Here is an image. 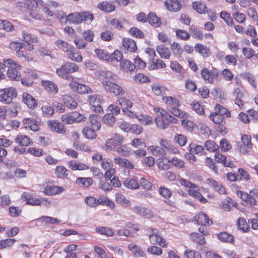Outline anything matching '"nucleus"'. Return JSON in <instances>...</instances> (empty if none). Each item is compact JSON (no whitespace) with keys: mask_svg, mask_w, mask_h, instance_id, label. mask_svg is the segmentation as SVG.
<instances>
[{"mask_svg":"<svg viewBox=\"0 0 258 258\" xmlns=\"http://www.w3.org/2000/svg\"><path fill=\"white\" fill-rule=\"evenodd\" d=\"M102 85L105 89L115 95H123L124 94V91L122 87L114 82L102 81Z\"/></svg>","mask_w":258,"mask_h":258,"instance_id":"6","label":"nucleus"},{"mask_svg":"<svg viewBox=\"0 0 258 258\" xmlns=\"http://www.w3.org/2000/svg\"><path fill=\"white\" fill-rule=\"evenodd\" d=\"M27 204L31 205L32 206H40L41 204H43L45 206H49L50 204V202L48 201L46 198H41L40 199L37 198H31L29 199L27 202H26Z\"/></svg>","mask_w":258,"mask_h":258,"instance_id":"27","label":"nucleus"},{"mask_svg":"<svg viewBox=\"0 0 258 258\" xmlns=\"http://www.w3.org/2000/svg\"><path fill=\"white\" fill-rule=\"evenodd\" d=\"M55 44L58 48L62 49L64 51L66 52V53L69 50H70V48H71L73 47L69 45L67 42L61 40H58L55 41Z\"/></svg>","mask_w":258,"mask_h":258,"instance_id":"58","label":"nucleus"},{"mask_svg":"<svg viewBox=\"0 0 258 258\" xmlns=\"http://www.w3.org/2000/svg\"><path fill=\"white\" fill-rule=\"evenodd\" d=\"M63 100L64 105L67 107L70 108L74 109L77 106V103L75 101L72 97L69 95H66L64 96Z\"/></svg>","mask_w":258,"mask_h":258,"instance_id":"49","label":"nucleus"},{"mask_svg":"<svg viewBox=\"0 0 258 258\" xmlns=\"http://www.w3.org/2000/svg\"><path fill=\"white\" fill-rule=\"evenodd\" d=\"M22 122L25 128H29L33 132H37L39 130L40 123L37 120L33 118H24Z\"/></svg>","mask_w":258,"mask_h":258,"instance_id":"11","label":"nucleus"},{"mask_svg":"<svg viewBox=\"0 0 258 258\" xmlns=\"http://www.w3.org/2000/svg\"><path fill=\"white\" fill-rule=\"evenodd\" d=\"M128 247L135 256L139 257H144L145 256L144 252L138 246L131 244L128 245Z\"/></svg>","mask_w":258,"mask_h":258,"instance_id":"40","label":"nucleus"},{"mask_svg":"<svg viewBox=\"0 0 258 258\" xmlns=\"http://www.w3.org/2000/svg\"><path fill=\"white\" fill-rule=\"evenodd\" d=\"M3 62L5 66L9 68L7 73V77L12 81H19L21 75L18 70L21 69V66L11 58L4 59Z\"/></svg>","mask_w":258,"mask_h":258,"instance_id":"2","label":"nucleus"},{"mask_svg":"<svg viewBox=\"0 0 258 258\" xmlns=\"http://www.w3.org/2000/svg\"><path fill=\"white\" fill-rule=\"evenodd\" d=\"M162 101L166 104L167 107H179L181 105L178 99L172 96H163Z\"/></svg>","mask_w":258,"mask_h":258,"instance_id":"22","label":"nucleus"},{"mask_svg":"<svg viewBox=\"0 0 258 258\" xmlns=\"http://www.w3.org/2000/svg\"><path fill=\"white\" fill-rule=\"evenodd\" d=\"M69 86L79 94H88L92 92L89 86L79 84L73 81L70 83Z\"/></svg>","mask_w":258,"mask_h":258,"instance_id":"9","label":"nucleus"},{"mask_svg":"<svg viewBox=\"0 0 258 258\" xmlns=\"http://www.w3.org/2000/svg\"><path fill=\"white\" fill-rule=\"evenodd\" d=\"M23 101L30 108H34L37 105L36 99L28 93H23Z\"/></svg>","mask_w":258,"mask_h":258,"instance_id":"20","label":"nucleus"},{"mask_svg":"<svg viewBox=\"0 0 258 258\" xmlns=\"http://www.w3.org/2000/svg\"><path fill=\"white\" fill-rule=\"evenodd\" d=\"M179 107H167V110L172 113L174 116H178L182 118L184 116L185 113L179 109Z\"/></svg>","mask_w":258,"mask_h":258,"instance_id":"59","label":"nucleus"},{"mask_svg":"<svg viewBox=\"0 0 258 258\" xmlns=\"http://www.w3.org/2000/svg\"><path fill=\"white\" fill-rule=\"evenodd\" d=\"M170 49L173 53L176 56L181 57L183 49L181 45L177 42H174L171 44Z\"/></svg>","mask_w":258,"mask_h":258,"instance_id":"39","label":"nucleus"},{"mask_svg":"<svg viewBox=\"0 0 258 258\" xmlns=\"http://www.w3.org/2000/svg\"><path fill=\"white\" fill-rule=\"evenodd\" d=\"M69 167L73 170H83L89 169V167L85 164L77 162L76 161L72 160L68 163Z\"/></svg>","mask_w":258,"mask_h":258,"instance_id":"32","label":"nucleus"},{"mask_svg":"<svg viewBox=\"0 0 258 258\" xmlns=\"http://www.w3.org/2000/svg\"><path fill=\"white\" fill-rule=\"evenodd\" d=\"M205 147L207 150L211 152H216L219 149V146L216 143L212 140H208L205 143Z\"/></svg>","mask_w":258,"mask_h":258,"instance_id":"48","label":"nucleus"},{"mask_svg":"<svg viewBox=\"0 0 258 258\" xmlns=\"http://www.w3.org/2000/svg\"><path fill=\"white\" fill-rule=\"evenodd\" d=\"M220 16L222 19H223L226 22L227 25L230 26H232L234 25V22L232 20V18H231L230 15L229 13L225 11H222L221 12Z\"/></svg>","mask_w":258,"mask_h":258,"instance_id":"63","label":"nucleus"},{"mask_svg":"<svg viewBox=\"0 0 258 258\" xmlns=\"http://www.w3.org/2000/svg\"><path fill=\"white\" fill-rule=\"evenodd\" d=\"M156 50L162 58L168 59L171 55V52L169 48L164 45L157 46Z\"/></svg>","mask_w":258,"mask_h":258,"instance_id":"31","label":"nucleus"},{"mask_svg":"<svg viewBox=\"0 0 258 258\" xmlns=\"http://www.w3.org/2000/svg\"><path fill=\"white\" fill-rule=\"evenodd\" d=\"M165 5L169 11H178L181 8L180 2L177 0H168L165 2Z\"/></svg>","mask_w":258,"mask_h":258,"instance_id":"19","label":"nucleus"},{"mask_svg":"<svg viewBox=\"0 0 258 258\" xmlns=\"http://www.w3.org/2000/svg\"><path fill=\"white\" fill-rule=\"evenodd\" d=\"M27 4L29 9L36 10L38 7L43 6V2L41 0H28Z\"/></svg>","mask_w":258,"mask_h":258,"instance_id":"46","label":"nucleus"},{"mask_svg":"<svg viewBox=\"0 0 258 258\" xmlns=\"http://www.w3.org/2000/svg\"><path fill=\"white\" fill-rule=\"evenodd\" d=\"M98 7L100 10L108 13L114 11L115 10V7L111 4L107 2H102L100 3L98 5Z\"/></svg>","mask_w":258,"mask_h":258,"instance_id":"50","label":"nucleus"},{"mask_svg":"<svg viewBox=\"0 0 258 258\" xmlns=\"http://www.w3.org/2000/svg\"><path fill=\"white\" fill-rule=\"evenodd\" d=\"M154 111L158 113L155 119L157 126L161 129H166L170 123L175 124L178 120L168 113L166 110L160 108H155Z\"/></svg>","mask_w":258,"mask_h":258,"instance_id":"1","label":"nucleus"},{"mask_svg":"<svg viewBox=\"0 0 258 258\" xmlns=\"http://www.w3.org/2000/svg\"><path fill=\"white\" fill-rule=\"evenodd\" d=\"M67 55L72 61L81 62L83 59L81 52L77 51L73 46L68 51Z\"/></svg>","mask_w":258,"mask_h":258,"instance_id":"18","label":"nucleus"},{"mask_svg":"<svg viewBox=\"0 0 258 258\" xmlns=\"http://www.w3.org/2000/svg\"><path fill=\"white\" fill-rule=\"evenodd\" d=\"M114 160L115 164H118L121 167H124L130 169H133L135 167L133 163L130 162L127 159L117 157L114 158Z\"/></svg>","mask_w":258,"mask_h":258,"instance_id":"23","label":"nucleus"},{"mask_svg":"<svg viewBox=\"0 0 258 258\" xmlns=\"http://www.w3.org/2000/svg\"><path fill=\"white\" fill-rule=\"evenodd\" d=\"M192 8L198 13L204 14L206 12L207 7L204 3L197 1L192 3Z\"/></svg>","mask_w":258,"mask_h":258,"instance_id":"41","label":"nucleus"},{"mask_svg":"<svg viewBox=\"0 0 258 258\" xmlns=\"http://www.w3.org/2000/svg\"><path fill=\"white\" fill-rule=\"evenodd\" d=\"M57 177L66 178L69 175L68 170L63 166H57L54 171Z\"/></svg>","mask_w":258,"mask_h":258,"instance_id":"34","label":"nucleus"},{"mask_svg":"<svg viewBox=\"0 0 258 258\" xmlns=\"http://www.w3.org/2000/svg\"><path fill=\"white\" fill-rule=\"evenodd\" d=\"M148 21L149 24L155 28L159 27L161 25L160 18L153 12H150L148 14Z\"/></svg>","mask_w":258,"mask_h":258,"instance_id":"25","label":"nucleus"},{"mask_svg":"<svg viewBox=\"0 0 258 258\" xmlns=\"http://www.w3.org/2000/svg\"><path fill=\"white\" fill-rule=\"evenodd\" d=\"M117 102L121 106L122 111H124L125 110L131 108L133 105V103L130 99L124 97L119 98L117 100Z\"/></svg>","mask_w":258,"mask_h":258,"instance_id":"30","label":"nucleus"},{"mask_svg":"<svg viewBox=\"0 0 258 258\" xmlns=\"http://www.w3.org/2000/svg\"><path fill=\"white\" fill-rule=\"evenodd\" d=\"M201 74L202 78L209 83H213L214 79L218 76V73L217 70L213 69L209 71L207 68H204L201 71Z\"/></svg>","mask_w":258,"mask_h":258,"instance_id":"8","label":"nucleus"},{"mask_svg":"<svg viewBox=\"0 0 258 258\" xmlns=\"http://www.w3.org/2000/svg\"><path fill=\"white\" fill-rule=\"evenodd\" d=\"M152 90L156 95H163L165 93L166 89L165 87L158 84H153L151 86Z\"/></svg>","mask_w":258,"mask_h":258,"instance_id":"51","label":"nucleus"},{"mask_svg":"<svg viewBox=\"0 0 258 258\" xmlns=\"http://www.w3.org/2000/svg\"><path fill=\"white\" fill-rule=\"evenodd\" d=\"M126 20L123 19L122 20L119 21L117 19H112L110 21L109 24L111 26H113L115 28L121 30L123 28V22H125Z\"/></svg>","mask_w":258,"mask_h":258,"instance_id":"61","label":"nucleus"},{"mask_svg":"<svg viewBox=\"0 0 258 258\" xmlns=\"http://www.w3.org/2000/svg\"><path fill=\"white\" fill-rule=\"evenodd\" d=\"M100 116L97 114H91L89 116V121L92 128L98 131L101 127L100 122Z\"/></svg>","mask_w":258,"mask_h":258,"instance_id":"28","label":"nucleus"},{"mask_svg":"<svg viewBox=\"0 0 258 258\" xmlns=\"http://www.w3.org/2000/svg\"><path fill=\"white\" fill-rule=\"evenodd\" d=\"M133 212L141 216L150 218L153 217V213L151 210L139 205H136L133 208Z\"/></svg>","mask_w":258,"mask_h":258,"instance_id":"13","label":"nucleus"},{"mask_svg":"<svg viewBox=\"0 0 258 258\" xmlns=\"http://www.w3.org/2000/svg\"><path fill=\"white\" fill-rule=\"evenodd\" d=\"M115 200L116 202L118 204H119L121 205H124L126 207L130 206L131 202L129 200H126L125 197L121 194H119L118 193L116 194Z\"/></svg>","mask_w":258,"mask_h":258,"instance_id":"57","label":"nucleus"},{"mask_svg":"<svg viewBox=\"0 0 258 258\" xmlns=\"http://www.w3.org/2000/svg\"><path fill=\"white\" fill-rule=\"evenodd\" d=\"M233 95L235 97V103L240 108H242L244 106V102L243 100L244 97V93L239 88H235Z\"/></svg>","mask_w":258,"mask_h":258,"instance_id":"12","label":"nucleus"},{"mask_svg":"<svg viewBox=\"0 0 258 258\" xmlns=\"http://www.w3.org/2000/svg\"><path fill=\"white\" fill-rule=\"evenodd\" d=\"M64 190L62 186L56 185H47L44 190V193L47 196H53L61 194Z\"/></svg>","mask_w":258,"mask_h":258,"instance_id":"15","label":"nucleus"},{"mask_svg":"<svg viewBox=\"0 0 258 258\" xmlns=\"http://www.w3.org/2000/svg\"><path fill=\"white\" fill-rule=\"evenodd\" d=\"M97 130L88 127H84L82 131L83 135L88 139H93L96 138L95 131Z\"/></svg>","mask_w":258,"mask_h":258,"instance_id":"44","label":"nucleus"},{"mask_svg":"<svg viewBox=\"0 0 258 258\" xmlns=\"http://www.w3.org/2000/svg\"><path fill=\"white\" fill-rule=\"evenodd\" d=\"M30 138L25 135L18 136L15 139V142L21 146H28L30 143Z\"/></svg>","mask_w":258,"mask_h":258,"instance_id":"38","label":"nucleus"},{"mask_svg":"<svg viewBox=\"0 0 258 258\" xmlns=\"http://www.w3.org/2000/svg\"><path fill=\"white\" fill-rule=\"evenodd\" d=\"M194 219L199 225L201 226H210L213 224V221L210 219L209 217L203 212H200L197 214Z\"/></svg>","mask_w":258,"mask_h":258,"instance_id":"10","label":"nucleus"},{"mask_svg":"<svg viewBox=\"0 0 258 258\" xmlns=\"http://www.w3.org/2000/svg\"><path fill=\"white\" fill-rule=\"evenodd\" d=\"M189 31L192 33V36L195 38L201 40L203 39V35L202 32L194 25H191L189 28Z\"/></svg>","mask_w":258,"mask_h":258,"instance_id":"53","label":"nucleus"},{"mask_svg":"<svg viewBox=\"0 0 258 258\" xmlns=\"http://www.w3.org/2000/svg\"><path fill=\"white\" fill-rule=\"evenodd\" d=\"M129 34L133 37L138 38H143L145 36L144 33L137 27H133L128 31Z\"/></svg>","mask_w":258,"mask_h":258,"instance_id":"56","label":"nucleus"},{"mask_svg":"<svg viewBox=\"0 0 258 258\" xmlns=\"http://www.w3.org/2000/svg\"><path fill=\"white\" fill-rule=\"evenodd\" d=\"M189 237L193 242L200 245H204L206 242L204 236L198 232L190 233Z\"/></svg>","mask_w":258,"mask_h":258,"instance_id":"24","label":"nucleus"},{"mask_svg":"<svg viewBox=\"0 0 258 258\" xmlns=\"http://www.w3.org/2000/svg\"><path fill=\"white\" fill-rule=\"evenodd\" d=\"M137 118L142 124L148 125L153 122L152 118L147 115L141 114L140 116H138Z\"/></svg>","mask_w":258,"mask_h":258,"instance_id":"62","label":"nucleus"},{"mask_svg":"<svg viewBox=\"0 0 258 258\" xmlns=\"http://www.w3.org/2000/svg\"><path fill=\"white\" fill-rule=\"evenodd\" d=\"M85 202L89 207L94 208L101 205V201L98 199H96L94 197L89 196L87 197L85 199Z\"/></svg>","mask_w":258,"mask_h":258,"instance_id":"37","label":"nucleus"},{"mask_svg":"<svg viewBox=\"0 0 258 258\" xmlns=\"http://www.w3.org/2000/svg\"><path fill=\"white\" fill-rule=\"evenodd\" d=\"M22 36L26 43H37L38 42V39L36 37L26 31H23L22 32Z\"/></svg>","mask_w":258,"mask_h":258,"instance_id":"55","label":"nucleus"},{"mask_svg":"<svg viewBox=\"0 0 258 258\" xmlns=\"http://www.w3.org/2000/svg\"><path fill=\"white\" fill-rule=\"evenodd\" d=\"M77 184H81L85 187L90 186L93 183V179L91 177H78L76 180Z\"/></svg>","mask_w":258,"mask_h":258,"instance_id":"47","label":"nucleus"},{"mask_svg":"<svg viewBox=\"0 0 258 258\" xmlns=\"http://www.w3.org/2000/svg\"><path fill=\"white\" fill-rule=\"evenodd\" d=\"M149 148L152 151V154L154 156L163 157L166 154L165 151L162 147L159 146H150Z\"/></svg>","mask_w":258,"mask_h":258,"instance_id":"43","label":"nucleus"},{"mask_svg":"<svg viewBox=\"0 0 258 258\" xmlns=\"http://www.w3.org/2000/svg\"><path fill=\"white\" fill-rule=\"evenodd\" d=\"M176 35L177 37L183 40H187L190 38V35L184 30L177 29L176 31Z\"/></svg>","mask_w":258,"mask_h":258,"instance_id":"64","label":"nucleus"},{"mask_svg":"<svg viewBox=\"0 0 258 258\" xmlns=\"http://www.w3.org/2000/svg\"><path fill=\"white\" fill-rule=\"evenodd\" d=\"M210 118L215 123L217 124L225 123V121L223 120V116L218 114L217 112L211 113L210 115Z\"/></svg>","mask_w":258,"mask_h":258,"instance_id":"60","label":"nucleus"},{"mask_svg":"<svg viewBox=\"0 0 258 258\" xmlns=\"http://www.w3.org/2000/svg\"><path fill=\"white\" fill-rule=\"evenodd\" d=\"M17 92L15 88L8 87L0 90V101L6 104L12 102L13 99L17 97Z\"/></svg>","mask_w":258,"mask_h":258,"instance_id":"5","label":"nucleus"},{"mask_svg":"<svg viewBox=\"0 0 258 258\" xmlns=\"http://www.w3.org/2000/svg\"><path fill=\"white\" fill-rule=\"evenodd\" d=\"M188 194L197 199L198 200L200 201L203 203H206L208 201L205 199L202 194L199 192V187L197 185V188H191L188 189Z\"/></svg>","mask_w":258,"mask_h":258,"instance_id":"21","label":"nucleus"},{"mask_svg":"<svg viewBox=\"0 0 258 258\" xmlns=\"http://www.w3.org/2000/svg\"><path fill=\"white\" fill-rule=\"evenodd\" d=\"M215 110L216 112H217L222 116L225 115L227 117L231 116L230 112L227 108L224 107L220 104H216L215 107Z\"/></svg>","mask_w":258,"mask_h":258,"instance_id":"52","label":"nucleus"},{"mask_svg":"<svg viewBox=\"0 0 258 258\" xmlns=\"http://www.w3.org/2000/svg\"><path fill=\"white\" fill-rule=\"evenodd\" d=\"M41 85L49 93L56 94L58 92L57 85L52 81L48 80H42Z\"/></svg>","mask_w":258,"mask_h":258,"instance_id":"14","label":"nucleus"},{"mask_svg":"<svg viewBox=\"0 0 258 258\" xmlns=\"http://www.w3.org/2000/svg\"><path fill=\"white\" fill-rule=\"evenodd\" d=\"M123 184L126 187L132 189H136L139 187V184L135 178H127L123 182Z\"/></svg>","mask_w":258,"mask_h":258,"instance_id":"36","label":"nucleus"},{"mask_svg":"<svg viewBox=\"0 0 258 258\" xmlns=\"http://www.w3.org/2000/svg\"><path fill=\"white\" fill-rule=\"evenodd\" d=\"M79 70L78 66L73 62H66L60 68L56 70L57 75L62 79L68 81H73L74 78L70 73L77 72Z\"/></svg>","mask_w":258,"mask_h":258,"instance_id":"3","label":"nucleus"},{"mask_svg":"<svg viewBox=\"0 0 258 258\" xmlns=\"http://www.w3.org/2000/svg\"><path fill=\"white\" fill-rule=\"evenodd\" d=\"M100 77L103 79L102 81L115 82L117 76L108 71H102L100 73Z\"/></svg>","mask_w":258,"mask_h":258,"instance_id":"29","label":"nucleus"},{"mask_svg":"<svg viewBox=\"0 0 258 258\" xmlns=\"http://www.w3.org/2000/svg\"><path fill=\"white\" fill-rule=\"evenodd\" d=\"M209 184L210 185L213 187L216 191H218L221 194L225 193V188L219 183V182L211 179H209Z\"/></svg>","mask_w":258,"mask_h":258,"instance_id":"42","label":"nucleus"},{"mask_svg":"<svg viewBox=\"0 0 258 258\" xmlns=\"http://www.w3.org/2000/svg\"><path fill=\"white\" fill-rule=\"evenodd\" d=\"M122 47L124 49L130 52H135L137 50V46L136 42L130 38H123L122 39Z\"/></svg>","mask_w":258,"mask_h":258,"instance_id":"17","label":"nucleus"},{"mask_svg":"<svg viewBox=\"0 0 258 258\" xmlns=\"http://www.w3.org/2000/svg\"><path fill=\"white\" fill-rule=\"evenodd\" d=\"M93 19V16L88 12L74 13L70 14L67 18L69 23L79 24L83 21L90 23Z\"/></svg>","mask_w":258,"mask_h":258,"instance_id":"4","label":"nucleus"},{"mask_svg":"<svg viewBox=\"0 0 258 258\" xmlns=\"http://www.w3.org/2000/svg\"><path fill=\"white\" fill-rule=\"evenodd\" d=\"M48 127L53 131L59 134H64L66 128L62 123L57 120H51L48 123Z\"/></svg>","mask_w":258,"mask_h":258,"instance_id":"16","label":"nucleus"},{"mask_svg":"<svg viewBox=\"0 0 258 258\" xmlns=\"http://www.w3.org/2000/svg\"><path fill=\"white\" fill-rule=\"evenodd\" d=\"M217 237L221 241L233 243L234 237L232 234H228L226 232H221L217 234Z\"/></svg>","mask_w":258,"mask_h":258,"instance_id":"26","label":"nucleus"},{"mask_svg":"<svg viewBox=\"0 0 258 258\" xmlns=\"http://www.w3.org/2000/svg\"><path fill=\"white\" fill-rule=\"evenodd\" d=\"M120 66L122 71L126 72H132L136 68V66L133 63L126 59L120 62Z\"/></svg>","mask_w":258,"mask_h":258,"instance_id":"35","label":"nucleus"},{"mask_svg":"<svg viewBox=\"0 0 258 258\" xmlns=\"http://www.w3.org/2000/svg\"><path fill=\"white\" fill-rule=\"evenodd\" d=\"M123 141V137L119 135L115 134L112 138L108 139L106 141V150L112 151L115 149L116 146H120Z\"/></svg>","mask_w":258,"mask_h":258,"instance_id":"7","label":"nucleus"},{"mask_svg":"<svg viewBox=\"0 0 258 258\" xmlns=\"http://www.w3.org/2000/svg\"><path fill=\"white\" fill-rule=\"evenodd\" d=\"M102 120L106 124L112 126L116 121V118L113 114L108 113L103 116Z\"/></svg>","mask_w":258,"mask_h":258,"instance_id":"54","label":"nucleus"},{"mask_svg":"<svg viewBox=\"0 0 258 258\" xmlns=\"http://www.w3.org/2000/svg\"><path fill=\"white\" fill-rule=\"evenodd\" d=\"M195 49L204 57H207L210 54L209 49L202 44L197 43L195 46Z\"/></svg>","mask_w":258,"mask_h":258,"instance_id":"33","label":"nucleus"},{"mask_svg":"<svg viewBox=\"0 0 258 258\" xmlns=\"http://www.w3.org/2000/svg\"><path fill=\"white\" fill-rule=\"evenodd\" d=\"M95 230L96 232L107 236H111L113 234V230L107 227H98L96 228Z\"/></svg>","mask_w":258,"mask_h":258,"instance_id":"45","label":"nucleus"}]
</instances>
